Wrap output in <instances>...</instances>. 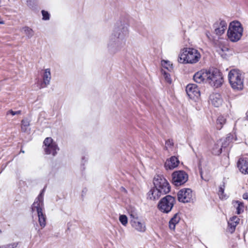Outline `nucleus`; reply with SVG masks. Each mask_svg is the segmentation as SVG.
Returning <instances> with one entry per match:
<instances>
[{
    "instance_id": "nucleus-1",
    "label": "nucleus",
    "mask_w": 248,
    "mask_h": 248,
    "mask_svg": "<svg viewBox=\"0 0 248 248\" xmlns=\"http://www.w3.org/2000/svg\"><path fill=\"white\" fill-rule=\"evenodd\" d=\"M201 58V53L197 49L192 47H185L181 50L178 61L184 64H195L200 61Z\"/></svg>"
},
{
    "instance_id": "nucleus-2",
    "label": "nucleus",
    "mask_w": 248,
    "mask_h": 248,
    "mask_svg": "<svg viewBox=\"0 0 248 248\" xmlns=\"http://www.w3.org/2000/svg\"><path fill=\"white\" fill-rule=\"evenodd\" d=\"M229 83L235 91H242L244 86V77L238 69H233L228 74Z\"/></svg>"
},
{
    "instance_id": "nucleus-3",
    "label": "nucleus",
    "mask_w": 248,
    "mask_h": 248,
    "mask_svg": "<svg viewBox=\"0 0 248 248\" xmlns=\"http://www.w3.org/2000/svg\"><path fill=\"white\" fill-rule=\"evenodd\" d=\"M243 33V27L237 21L231 22L227 31V36L232 42H236L240 40Z\"/></svg>"
},
{
    "instance_id": "nucleus-4",
    "label": "nucleus",
    "mask_w": 248,
    "mask_h": 248,
    "mask_svg": "<svg viewBox=\"0 0 248 248\" xmlns=\"http://www.w3.org/2000/svg\"><path fill=\"white\" fill-rule=\"evenodd\" d=\"M206 82L215 88L220 87L223 83V78L220 73L217 69L208 70Z\"/></svg>"
},
{
    "instance_id": "nucleus-5",
    "label": "nucleus",
    "mask_w": 248,
    "mask_h": 248,
    "mask_svg": "<svg viewBox=\"0 0 248 248\" xmlns=\"http://www.w3.org/2000/svg\"><path fill=\"white\" fill-rule=\"evenodd\" d=\"M153 182L155 187L159 189L163 194H166L170 191V186L163 175H155L154 178Z\"/></svg>"
},
{
    "instance_id": "nucleus-6",
    "label": "nucleus",
    "mask_w": 248,
    "mask_h": 248,
    "mask_svg": "<svg viewBox=\"0 0 248 248\" xmlns=\"http://www.w3.org/2000/svg\"><path fill=\"white\" fill-rule=\"evenodd\" d=\"M174 202L175 199L170 195H167L159 202L158 208L161 212L168 213L171 210Z\"/></svg>"
},
{
    "instance_id": "nucleus-7",
    "label": "nucleus",
    "mask_w": 248,
    "mask_h": 248,
    "mask_svg": "<svg viewBox=\"0 0 248 248\" xmlns=\"http://www.w3.org/2000/svg\"><path fill=\"white\" fill-rule=\"evenodd\" d=\"M188 180V175L183 170L175 171L172 174V183L176 186L185 184Z\"/></svg>"
},
{
    "instance_id": "nucleus-8",
    "label": "nucleus",
    "mask_w": 248,
    "mask_h": 248,
    "mask_svg": "<svg viewBox=\"0 0 248 248\" xmlns=\"http://www.w3.org/2000/svg\"><path fill=\"white\" fill-rule=\"evenodd\" d=\"M177 197L178 201L180 202H190L193 200L192 191L189 188L182 189L178 192Z\"/></svg>"
},
{
    "instance_id": "nucleus-9",
    "label": "nucleus",
    "mask_w": 248,
    "mask_h": 248,
    "mask_svg": "<svg viewBox=\"0 0 248 248\" xmlns=\"http://www.w3.org/2000/svg\"><path fill=\"white\" fill-rule=\"evenodd\" d=\"M45 188H44L38 197L35 200L34 202L32 205L31 209L32 211H36L37 214L40 212H43L44 209V192Z\"/></svg>"
},
{
    "instance_id": "nucleus-10",
    "label": "nucleus",
    "mask_w": 248,
    "mask_h": 248,
    "mask_svg": "<svg viewBox=\"0 0 248 248\" xmlns=\"http://www.w3.org/2000/svg\"><path fill=\"white\" fill-rule=\"evenodd\" d=\"M130 223L132 228L139 232L143 233L146 230L145 222L143 220L140 219L139 217L131 219Z\"/></svg>"
},
{
    "instance_id": "nucleus-11",
    "label": "nucleus",
    "mask_w": 248,
    "mask_h": 248,
    "mask_svg": "<svg viewBox=\"0 0 248 248\" xmlns=\"http://www.w3.org/2000/svg\"><path fill=\"white\" fill-rule=\"evenodd\" d=\"M128 33V30L126 26L121 24L120 26L115 27L112 35V39H123Z\"/></svg>"
},
{
    "instance_id": "nucleus-12",
    "label": "nucleus",
    "mask_w": 248,
    "mask_h": 248,
    "mask_svg": "<svg viewBox=\"0 0 248 248\" xmlns=\"http://www.w3.org/2000/svg\"><path fill=\"white\" fill-rule=\"evenodd\" d=\"M227 23L225 20H221L217 22L214 25L215 33L218 36H220L224 33L227 29Z\"/></svg>"
},
{
    "instance_id": "nucleus-13",
    "label": "nucleus",
    "mask_w": 248,
    "mask_h": 248,
    "mask_svg": "<svg viewBox=\"0 0 248 248\" xmlns=\"http://www.w3.org/2000/svg\"><path fill=\"white\" fill-rule=\"evenodd\" d=\"M187 95L190 98L198 97L200 96V92L197 85L189 84L187 85L186 89Z\"/></svg>"
},
{
    "instance_id": "nucleus-14",
    "label": "nucleus",
    "mask_w": 248,
    "mask_h": 248,
    "mask_svg": "<svg viewBox=\"0 0 248 248\" xmlns=\"http://www.w3.org/2000/svg\"><path fill=\"white\" fill-rule=\"evenodd\" d=\"M208 71V70L202 69L196 73L193 76L194 81L199 83L206 82Z\"/></svg>"
},
{
    "instance_id": "nucleus-15",
    "label": "nucleus",
    "mask_w": 248,
    "mask_h": 248,
    "mask_svg": "<svg viewBox=\"0 0 248 248\" xmlns=\"http://www.w3.org/2000/svg\"><path fill=\"white\" fill-rule=\"evenodd\" d=\"M237 167L242 173H248V159L247 158L239 159L237 162Z\"/></svg>"
},
{
    "instance_id": "nucleus-16",
    "label": "nucleus",
    "mask_w": 248,
    "mask_h": 248,
    "mask_svg": "<svg viewBox=\"0 0 248 248\" xmlns=\"http://www.w3.org/2000/svg\"><path fill=\"white\" fill-rule=\"evenodd\" d=\"M209 101L215 107H219L222 104V99L219 93H214L210 95Z\"/></svg>"
},
{
    "instance_id": "nucleus-17",
    "label": "nucleus",
    "mask_w": 248,
    "mask_h": 248,
    "mask_svg": "<svg viewBox=\"0 0 248 248\" xmlns=\"http://www.w3.org/2000/svg\"><path fill=\"white\" fill-rule=\"evenodd\" d=\"M163 194L159 189L155 187L151 189L147 195V199L151 200H155L158 199L161 195Z\"/></svg>"
},
{
    "instance_id": "nucleus-18",
    "label": "nucleus",
    "mask_w": 248,
    "mask_h": 248,
    "mask_svg": "<svg viewBox=\"0 0 248 248\" xmlns=\"http://www.w3.org/2000/svg\"><path fill=\"white\" fill-rule=\"evenodd\" d=\"M179 164L178 159L175 156H172L166 161L165 166L166 169L172 170L177 167Z\"/></svg>"
},
{
    "instance_id": "nucleus-19",
    "label": "nucleus",
    "mask_w": 248,
    "mask_h": 248,
    "mask_svg": "<svg viewBox=\"0 0 248 248\" xmlns=\"http://www.w3.org/2000/svg\"><path fill=\"white\" fill-rule=\"evenodd\" d=\"M239 220V218L236 216H233L228 221V230L230 232L232 233L234 231Z\"/></svg>"
},
{
    "instance_id": "nucleus-20",
    "label": "nucleus",
    "mask_w": 248,
    "mask_h": 248,
    "mask_svg": "<svg viewBox=\"0 0 248 248\" xmlns=\"http://www.w3.org/2000/svg\"><path fill=\"white\" fill-rule=\"evenodd\" d=\"M218 51L222 57H226L232 54V50L228 46H220Z\"/></svg>"
},
{
    "instance_id": "nucleus-21",
    "label": "nucleus",
    "mask_w": 248,
    "mask_h": 248,
    "mask_svg": "<svg viewBox=\"0 0 248 248\" xmlns=\"http://www.w3.org/2000/svg\"><path fill=\"white\" fill-rule=\"evenodd\" d=\"M58 150H59V148L56 143L45 148V151L46 154H51L53 155H55L56 154Z\"/></svg>"
},
{
    "instance_id": "nucleus-22",
    "label": "nucleus",
    "mask_w": 248,
    "mask_h": 248,
    "mask_svg": "<svg viewBox=\"0 0 248 248\" xmlns=\"http://www.w3.org/2000/svg\"><path fill=\"white\" fill-rule=\"evenodd\" d=\"M180 219V217L177 214H175L169 222L170 228L172 230H174L175 225L179 223Z\"/></svg>"
},
{
    "instance_id": "nucleus-23",
    "label": "nucleus",
    "mask_w": 248,
    "mask_h": 248,
    "mask_svg": "<svg viewBox=\"0 0 248 248\" xmlns=\"http://www.w3.org/2000/svg\"><path fill=\"white\" fill-rule=\"evenodd\" d=\"M38 217V222L42 228H44L46 225V217L44 212H40L37 214Z\"/></svg>"
},
{
    "instance_id": "nucleus-24",
    "label": "nucleus",
    "mask_w": 248,
    "mask_h": 248,
    "mask_svg": "<svg viewBox=\"0 0 248 248\" xmlns=\"http://www.w3.org/2000/svg\"><path fill=\"white\" fill-rule=\"evenodd\" d=\"M51 79V73L49 69L47 68L45 69V72L43 76V81L44 83L46 85H47L49 84L50 80Z\"/></svg>"
},
{
    "instance_id": "nucleus-25",
    "label": "nucleus",
    "mask_w": 248,
    "mask_h": 248,
    "mask_svg": "<svg viewBox=\"0 0 248 248\" xmlns=\"http://www.w3.org/2000/svg\"><path fill=\"white\" fill-rule=\"evenodd\" d=\"M233 206L236 209V213L237 214H240L243 212L244 206L242 202L239 201H234L232 202Z\"/></svg>"
},
{
    "instance_id": "nucleus-26",
    "label": "nucleus",
    "mask_w": 248,
    "mask_h": 248,
    "mask_svg": "<svg viewBox=\"0 0 248 248\" xmlns=\"http://www.w3.org/2000/svg\"><path fill=\"white\" fill-rule=\"evenodd\" d=\"M127 211L130 217V219L139 217L137 209L134 207L129 206L127 209Z\"/></svg>"
},
{
    "instance_id": "nucleus-27",
    "label": "nucleus",
    "mask_w": 248,
    "mask_h": 248,
    "mask_svg": "<svg viewBox=\"0 0 248 248\" xmlns=\"http://www.w3.org/2000/svg\"><path fill=\"white\" fill-rule=\"evenodd\" d=\"M21 31L24 33L25 34L28 38H31L34 35L33 31L29 27H24L21 29Z\"/></svg>"
},
{
    "instance_id": "nucleus-28",
    "label": "nucleus",
    "mask_w": 248,
    "mask_h": 248,
    "mask_svg": "<svg viewBox=\"0 0 248 248\" xmlns=\"http://www.w3.org/2000/svg\"><path fill=\"white\" fill-rule=\"evenodd\" d=\"M226 123V119L223 116H219L217 120L216 127L217 129H221Z\"/></svg>"
},
{
    "instance_id": "nucleus-29",
    "label": "nucleus",
    "mask_w": 248,
    "mask_h": 248,
    "mask_svg": "<svg viewBox=\"0 0 248 248\" xmlns=\"http://www.w3.org/2000/svg\"><path fill=\"white\" fill-rule=\"evenodd\" d=\"M30 125V121L27 119H23L21 121V131L24 132H26L28 131L29 127Z\"/></svg>"
},
{
    "instance_id": "nucleus-30",
    "label": "nucleus",
    "mask_w": 248,
    "mask_h": 248,
    "mask_svg": "<svg viewBox=\"0 0 248 248\" xmlns=\"http://www.w3.org/2000/svg\"><path fill=\"white\" fill-rule=\"evenodd\" d=\"M161 66L163 68L166 69L168 71H171L172 69V64L169 61L162 60Z\"/></svg>"
},
{
    "instance_id": "nucleus-31",
    "label": "nucleus",
    "mask_w": 248,
    "mask_h": 248,
    "mask_svg": "<svg viewBox=\"0 0 248 248\" xmlns=\"http://www.w3.org/2000/svg\"><path fill=\"white\" fill-rule=\"evenodd\" d=\"M161 73L165 81L169 84H170L172 82V79L171 78L170 74L168 72L164 71L163 69L161 70Z\"/></svg>"
},
{
    "instance_id": "nucleus-32",
    "label": "nucleus",
    "mask_w": 248,
    "mask_h": 248,
    "mask_svg": "<svg viewBox=\"0 0 248 248\" xmlns=\"http://www.w3.org/2000/svg\"><path fill=\"white\" fill-rule=\"evenodd\" d=\"M119 220L121 224L124 226H126L128 223L127 217L124 215H121L119 216Z\"/></svg>"
},
{
    "instance_id": "nucleus-33",
    "label": "nucleus",
    "mask_w": 248,
    "mask_h": 248,
    "mask_svg": "<svg viewBox=\"0 0 248 248\" xmlns=\"http://www.w3.org/2000/svg\"><path fill=\"white\" fill-rule=\"evenodd\" d=\"M55 143V142H53V140L51 138H46L44 141V144L45 147H47L48 146Z\"/></svg>"
},
{
    "instance_id": "nucleus-34",
    "label": "nucleus",
    "mask_w": 248,
    "mask_h": 248,
    "mask_svg": "<svg viewBox=\"0 0 248 248\" xmlns=\"http://www.w3.org/2000/svg\"><path fill=\"white\" fill-rule=\"evenodd\" d=\"M224 186L223 185L222 186H220L219 187V190L218 191V195L220 199H224L226 198V196L224 195Z\"/></svg>"
},
{
    "instance_id": "nucleus-35",
    "label": "nucleus",
    "mask_w": 248,
    "mask_h": 248,
    "mask_svg": "<svg viewBox=\"0 0 248 248\" xmlns=\"http://www.w3.org/2000/svg\"><path fill=\"white\" fill-rule=\"evenodd\" d=\"M222 152V149L221 148H219V146L217 145H215V147L213 149V153L216 155H218L220 154Z\"/></svg>"
},
{
    "instance_id": "nucleus-36",
    "label": "nucleus",
    "mask_w": 248,
    "mask_h": 248,
    "mask_svg": "<svg viewBox=\"0 0 248 248\" xmlns=\"http://www.w3.org/2000/svg\"><path fill=\"white\" fill-rule=\"evenodd\" d=\"M17 245V243H13L6 245L0 246V248H16Z\"/></svg>"
},
{
    "instance_id": "nucleus-37",
    "label": "nucleus",
    "mask_w": 248,
    "mask_h": 248,
    "mask_svg": "<svg viewBox=\"0 0 248 248\" xmlns=\"http://www.w3.org/2000/svg\"><path fill=\"white\" fill-rule=\"evenodd\" d=\"M43 20H48L49 19V14L45 10L42 11Z\"/></svg>"
},
{
    "instance_id": "nucleus-38",
    "label": "nucleus",
    "mask_w": 248,
    "mask_h": 248,
    "mask_svg": "<svg viewBox=\"0 0 248 248\" xmlns=\"http://www.w3.org/2000/svg\"><path fill=\"white\" fill-rule=\"evenodd\" d=\"M21 113V110L14 111L12 110H9V111H8L7 112V115L11 114L13 116L15 115H19V114H20Z\"/></svg>"
},
{
    "instance_id": "nucleus-39",
    "label": "nucleus",
    "mask_w": 248,
    "mask_h": 248,
    "mask_svg": "<svg viewBox=\"0 0 248 248\" xmlns=\"http://www.w3.org/2000/svg\"><path fill=\"white\" fill-rule=\"evenodd\" d=\"M173 145V142L172 140H169L166 142V147L167 148H171Z\"/></svg>"
},
{
    "instance_id": "nucleus-40",
    "label": "nucleus",
    "mask_w": 248,
    "mask_h": 248,
    "mask_svg": "<svg viewBox=\"0 0 248 248\" xmlns=\"http://www.w3.org/2000/svg\"><path fill=\"white\" fill-rule=\"evenodd\" d=\"M34 1L35 0H27V2L29 5L31 6Z\"/></svg>"
},
{
    "instance_id": "nucleus-41",
    "label": "nucleus",
    "mask_w": 248,
    "mask_h": 248,
    "mask_svg": "<svg viewBox=\"0 0 248 248\" xmlns=\"http://www.w3.org/2000/svg\"><path fill=\"white\" fill-rule=\"evenodd\" d=\"M243 197L245 199H248V193L244 194Z\"/></svg>"
},
{
    "instance_id": "nucleus-42",
    "label": "nucleus",
    "mask_w": 248,
    "mask_h": 248,
    "mask_svg": "<svg viewBox=\"0 0 248 248\" xmlns=\"http://www.w3.org/2000/svg\"><path fill=\"white\" fill-rule=\"evenodd\" d=\"M200 174H201V178H202V179H203V177H202V170H200Z\"/></svg>"
},
{
    "instance_id": "nucleus-43",
    "label": "nucleus",
    "mask_w": 248,
    "mask_h": 248,
    "mask_svg": "<svg viewBox=\"0 0 248 248\" xmlns=\"http://www.w3.org/2000/svg\"><path fill=\"white\" fill-rule=\"evenodd\" d=\"M4 24V22L3 21H2L1 18H0V24Z\"/></svg>"
},
{
    "instance_id": "nucleus-44",
    "label": "nucleus",
    "mask_w": 248,
    "mask_h": 248,
    "mask_svg": "<svg viewBox=\"0 0 248 248\" xmlns=\"http://www.w3.org/2000/svg\"><path fill=\"white\" fill-rule=\"evenodd\" d=\"M247 118H248V112L247 113Z\"/></svg>"
}]
</instances>
